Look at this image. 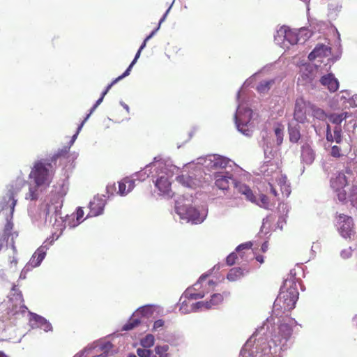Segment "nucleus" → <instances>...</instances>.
<instances>
[{
  "instance_id": "nucleus-38",
  "label": "nucleus",
  "mask_w": 357,
  "mask_h": 357,
  "mask_svg": "<svg viewBox=\"0 0 357 357\" xmlns=\"http://www.w3.org/2000/svg\"><path fill=\"white\" fill-rule=\"evenodd\" d=\"M284 128L283 126L279 125L274 130L275 135L276 137V142L278 145H281L283 142V136H284Z\"/></svg>"
},
{
  "instance_id": "nucleus-54",
  "label": "nucleus",
  "mask_w": 357,
  "mask_h": 357,
  "mask_svg": "<svg viewBox=\"0 0 357 357\" xmlns=\"http://www.w3.org/2000/svg\"><path fill=\"white\" fill-rule=\"evenodd\" d=\"M268 242H264L262 245H261V250L263 252H266L268 250Z\"/></svg>"
},
{
  "instance_id": "nucleus-39",
  "label": "nucleus",
  "mask_w": 357,
  "mask_h": 357,
  "mask_svg": "<svg viewBox=\"0 0 357 357\" xmlns=\"http://www.w3.org/2000/svg\"><path fill=\"white\" fill-rule=\"evenodd\" d=\"M255 203L261 207L268 208L269 206L268 197L264 194H261L259 195V199H257V202Z\"/></svg>"
},
{
  "instance_id": "nucleus-28",
  "label": "nucleus",
  "mask_w": 357,
  "mask_h": 357,
  "mask_svg": "<svg viewBox=\"0 0 357 357\" xmlns=\"http://www.w3.org/2000/svg\"><path fill=\"white\" fill-rule=\"evenodd\" d=\"M310 116L314 118L324 121L328 116L326 112L321 108L316 107L312 104V110L310 111Z\"/></svg>"
},
{
  "instance_id": "nucleus-52",
  "label": "nucleus",
  "mask_w": 357,
  "mask_h": 357,
  "mask_svg": "<svg viewBox=\"0 0 357 357\" xmlns=\"http://www.w3.org/2000/svg\"><path fill=\"white\" fill-rule=\"evenodd\" d=\"M268 185L270 186L271 192L273 194V196L277 197L278 194L275 188L273 186V184L271 183H268Z\"/></svg>"
},
{
  "instance_id": "nucleus-51",
  "label": "nucleus",
  "mask_w": 357,
  "mask_h": 357,
  "mask_svg": "<svg viewBox=\"0 0 357 357\" xmlns=\"http://www.w3.org/2000/svg\"><path fill=\"white\" fill-rule=\"evenodd\" d=\"M326 139L328 141H330V142H333L334 139V137H333V135L331 132V128H330L329 125H328V126H327Z\"/></svg>"
},
{
  "instance_id": "nucleus-59",
  "label": "nucleus",
  "mask_w": 357,
  "mask_h": 357,
  "mask_svg": "<svg viewBox=\"0 0 357 357\" xmlns=\"http://www.w3.org/2000/svg\"><path fill=\"white\" fill-rule=\"evenodd\" d=\"M0 357H8L2 351H0Z\"/></svg>"
},
{
  "instance_id": "nucleus-63",
  "label": "nucleus",
  "mask_w": 357,
  "mask_h": 357,
  "mask_svg": "<svg viewBox=\"0 0 357 357\" xmlns=\"http://www.w3.org/2000/svg\"><path fill=\"white\" fill-rule=\"evenodd\" d=\"M248 112L249 113V115H251V113H252L251 110H250V109L248 110Z\"/></svg>"
},
{
  "instance_id": "nucleus-27",
  "label": "nucleus",
  "mask_w": 357,
  "mask_h": 357,
  "mask_svg": "<svg viewBox=\"0 0 357 357\" xmlns=\"http://www.w3.org/2000/svg\"><path fill=\"white\" fill-rule=\"evenodd\" d=\"M275 84V79L261 81L257 86V90L260 93H267Z\"/></svg>"
},
{
  "instance_id": "nucleus-9",
  "label": "nucleus",
  "mask_w": 357,
  "mask_h": 357,
  "mask_svg": "<svg viewBox=\"0 0 357 357\" xmlns=\"http://www.w3.org/2000/svg\"><path fill=\"white\" fill-rule=\"evenodd\" d=\"M105 203L106 201L105 199L99 196H95L89 203L90 211L88 215L95 217L102 214Z\"/></svg>"
},
{
  "instance_id": "nucleus-11",
  "label": "nucleus",
  "mask_w": 357,
  "mask_h": 357,
  "mask_svg": "<svg viewBox=\"0 0 357 357\" xmlns=\"http://www.w3.org/2000/svg\"><path fill=\"white\" fill-rule=\"evenodd\" d=\"M275 181L277 185L280 187L283 197H289L291 193L290 185L287 183V178L280 172L275 173Z\"/></svg>"
},
{
  "instance_id": "nucleus-56",
  "label": "nucleus",
  "mask_w": 357,
  "mask_h": 357,
  "mask_svg": "<svg viewBox=\"0 0 357 357\" xmlns=\"http://www.w3.org/2000/svg\"><path fill=\"white\" fill-rule=\"evenodd\" d=\"M215 165H220V167H225V166H226V165H227V162H226V161H225L224 160H221V161H220V164H219V162H216L215 163Z\"/></svg>"
},
{
  "instance_id": "nucleus-34",
  "label": "nucleus",
  "mask_w": 357,
  "mask_h": 357,
  "mask_svg": "<svg viewBox=\"0 0 357 357\" xmlns=\"http://www.w3.org/2000/svg\"><path fill=\"white\" fill-rule=\"evenodd\" d=\"M170 8H169L167 9V10L166 11V13L164 14V15L162 16V17L160 20L159 21V24H158V26L155 29L153 30L146 38L145 40H144L143 43L142 44V45L140 46L139 49V50H141V51L146 47V43L147 41L151 38L153 37V36L155 33V32L159 29L160 28V26L161 24V23L165 20V17L169 10Z\"/></svg>"
},
{
  "instance_id": "nucleus-30",
  "label": "nucleus",
  "mask_w": 357,
  "mask_h": 357,
  "mask_svg": "<svg viewBox=\"0 0 357 357\" xmlns=\"http://www.w3.org/2000/svg\"><path fill=\"white\" fill-rule=\"evenodd\" d=\"M176 179L179 183L189 188H194L196 185L195 181L188 175H181Z\"/></svg>"
},
{
  "instance_id": "nucleus-48",
  "label": "nucleus",
  "mask_w": 357,
  "mask_h": 357,
  "mask_svg": "<svg viewBox=\"0 0 357 357\" xmlns=\"http://www.w3.org/2000/svg\"><path fill=\"white\" fill-rule=\"evenodd\" d=\"M90 116V114H87V116H86V118L82 121V122L81 123V124L79 126V127L77 128V130L76 132V133L72 137V140H71V142L73 143V142L76 139L79 131L81 130L82 126H84V124L85 123V122L87 121V119L89 118Z\"/></svg>"
},
{
  "instance_id": "nucleus-50",
  "label": "nucleus",
  "mask_w": 357,
  "mask_h": 357,
  "mask_svg": "<svg viewBox=\"0 0 357 357\" xmlns=\"http://www.w3.org/2000/svg\"><path fill=\"white\" fill-rule=\"evenodd\" d=\"M76 215H77V220L80 221L84 216V211L81 207L77 208Z\"/></svg>"
},
{
  "instance_id": "nucleus-42",
  "label": "nucleus",
  "mask_w": 357,
  "mask_h": 357,
  "mask_svg": "<svg viewBox=\"0 0 357 357\" xmlns=\"http://www.w3.org/2000/svg\"><path fill=\"white\" fill-rule=\"evenodd\" d=\"M148 348H138L137 349V354L139 357H150L152 351Z\"/></svg>"
},
{
  "instance_id": "nucleus-46",
  "label": "nucleus",
  "mask_w": 357,
  "mask_h": 357,
  "mask_svg": "<svg viewBox=\"0 0 357 357\" xmlns=\"http://www.w3.org/2000/svg\"><path fill=\"white\" fill-rule=\"evenodd\" d=\"M244 195L245 196L246 199L250 201L251 202H257V198L255 197L252 190L250 188H248V189L244 193Z\"/></svg>"
},
{
  "instance_id": "nucleus-20",
  "label": "nucleus",
  "mask_w": 357,
  "mask_h": 357,
  "mask_svg": "<svg viewBox=\"0 0 357 357\" xmlns=\"http://www.w3.org/2000/svg\"><path fill=\"white\" fill-rule=\"evenodd\" d=\"M314 152L309 145H305L302 146L301 159L304 163L307 165L312 164L314 160Z\"/></svg>"
},
{
  "instance_id": "nucleus-43",
  "label": "nucleus",
  "mask_w": 357,
  "mask_h": 357,
  "mask_svg": "<svg viewBox=\"0 0 357 357\" xmlns=\"http://www.w3.org/2000/svg\"><path fill=\"white\" fill-rule=\"evenodd\" d=\"M237 259V255L236 252L229 254L226 258V263L229 266H232L236 263Z\"/></svg>"
},
{
  "instance_id": "nucleus-36",
  "label": "nucleus",
  "mask_w": 357,
  "mask_h": 357,
  "mask_svg": "<svg viewBox=\"0 0 357 357\" xmlns=\"http://www.w3.org/2000/svg\"><path fill=\"white\" fill-rule=\"evenodd\" d=\"M116 82H114V81H112V82L111 84H109L106 89L102 92L100 98L96 101V102L95 103V105L92 107V108L90 110V115L95 111V109L97 108V107L102 102L103 99H104V97L108 93V91H109V89L112 88V86L116 84Z\"/></svg>"
},
{
  "instance_id": "nucleus-2",
  "label": "nucleus",
  "mask_w": 357,
  "mask_h": 357,
  "mask_svg": "<svg viewBox=\"0 0 357 357\" xmlns=\"http://www.w3.org/2000/svg\"><path fill=\"white\" fill-rule=\"evenodd\" d=\"M298 291L296 285L291 286L287 291L280 293L274 302V307H280L283 312H289L295 307L298 298Z\"/></svg>"
},
{
  "instance_id": "nucleus-21",
  "label": "nucleus",
  "mask_w": 357,
  "mask_h": 357,
  "mask_svg": "<svg viewBox=\"0 0 357 357\" xmlns=\"http://www.w3.org/2000/svg\"><path fill=\"white\" fill-rule=\"evenodd\" d=\"M33 320L35 321L36 326L43 330L45 332L52 331V326L51 324L44 317L34 314L33 315Z\"/></svg>"
},
{
  "instance_id": "nucleus-7",
  "label": "nucleus",
  "mask_w": 357,
  "mask_h": 357,
  "mask_svg": "<svg viewBox=\"0 0 357 357\" xmlns=\"http://www.w3.org/2000/svg\"><path fill=\"white\" fill-rule=\"evenodd\" d=\"M339 231L344 238H350L354 234V221L351 217L340 214L338 216Z\"/></svg>"
},
{
  "instance_id": "nucleus-17",
  "label": "nucleus",
  "mask_w": 357,
  "mask_h": 357,
  "mask_svg": "<svg viewBox=\"0 0 357 357\" xmlns=\"http://www.w3.org/2000/svg\"><path fill=\"white\" fill-rule=\"evenodd\" d=\"M331 53V48L325 45H318L313 51L309 54L310 60L314 59L317 57H326Z\"/></svg>"
},
{
  "instance_id": "nucleus-47",
  "label": "nucleus",
  "mask_w": 357,
  "mask_h": 357,
  "mask_svg": "<svg viewBox=\"0 0 357 357\" xmlns=\"http://www.w3.org/2000/svg\"><path fill=\"white\" fill-rule=\"evenodd\" d=\"M165 326V321L162 319H158L154 321L153 326V331H158L161 328H162Z\"/></svg>"
},
{
  "instance_id": "nucleus-16",
  "label": "nucleus",
  "mask_w": 357,
  "mask_h": 357,
  "mask_svg": "<svg viewBox=\"0 0 357 357\" xmlns=\"http://www.w3.org/2000/svg\"><path fill=\"white\" fill-rule=\"evenodd\" d=\"M47 248L45 246L39 247L32 255L29 264L32 267L38 266L46 255Z\"/></svg>"
},
{
  "instance_id": "nucleus-13",
  "label": "nucleus",
  "mask_w": 357,
  "mask_h": 357,
  "mask_svg": "<svg viewBox=\"0 0 357 357\" xmlns=\"http://www.w3.org/2000/svg\"><path fill=\"white\" fill-rule=\"evenodd\" d=\"M155 185L163 194L169 195L171 191V182L167 174H162L157 178Z\"/></svg>"
},
{
  "instance_id": "nucleus-41",
  "label": "nucleus",
  "mask_w": 357,
  "mask_h": 357,
  "mask_svg": "<svg viewBox=\"0 0 357 357\" xmlns=\"http://www.w3.org/2000/svg\"><path fill=\"white\" fill-rule=\"evenodd\" d=\"M334 132V139L337 143L340 144L342 141V128L340 126H336L333 130Z\"/></svg>"
},
{
  "instance_id": "nucleus-25",
  "label": "nucleus",
  "mask_w": 357,
  "mask_h": 357,
  "mask_svg": "<svg viewBox=\"0 0 357 357\" xmlns=\"http://www.w3.org/2000/svg\"><path fill=\"white\" fill-rule=\"evenodd\" d=\"M140 319L137 317V316L135 314H134L130 318L128 322L126 324H124V326L122 328V330L126 331L132 330L137 327L140 324Z\"/></svg>"
},
{
  "instance_id": "nucleus-5",
  "label": "nucleus",
  "mask_w": 357,
  "mask_h": 357,
  "mask_svg": "<svg viewBox=\"0 0 357 357\" xmlns=\"http://www.w3.org/2000/svg\"><path fill=\"white\" fill-rule=\"evenodd\" d=\"M311 110L312 104L310 102L305 101L302 98H297L295 102L294 119L300 123L308 122Z\"/></svg>"
},
{
  "instance_id": "nucleus-3",
  "label": "nucleus",
  "mask_w": 357,
  "mask_h": 357,
  "mask_svg": "<svg viewBox=\"0 0 357 357\" xmlns=\"http://www.w3.org/2000/svg\"><path fill=\"white\" fill-rule=\"evenodd\" d=\"M26 181L21 178H17L10 185L8 186V192L3 197V209L10 210L11 217L15 211V206L17 204L15 196L21 191V190L26 185Z\"/></svg>"
},
{
  "instance_id": "nucleus-18",
  "label": "nucleus",
  "mask_w": 357,
  "mask_h": 357,
  "mask_svg": "<svg viewBox=\"0 0 357 357\" xmlns=\"http://www.w3.org/2000/svg\"><path fill=\"white\" fill-rule=\"evenodd\" d=\"M347 185V179L344 173L340 172L331 181V187L335 190L339 191L343 189Z\"/></svg>"
},
{
  "instance_id": "nucleus-40",
  "label": "nucleus",
  "mask_w": 357,
  "mask_h": 357,
  "mask_svg": "<svg viewBox=\"0 0 357 357\" xmlns=\"http://www.w3.org/2000/svg\"><path fill=\"white\" fill-rule=\"evenodd\" d=\"M13 227V224L11 222H8L4 227L3 234L1 238H4L5 240L8 238L11 235Z\"/></svg>"
},
{
  "instance_id": "nucleus-58",
  "label": "nucleus",
  "mask_w": 357,
  "mask_h": 357,
  "mask_svg": "<svg viewBox=\"0 0 357 357\" xmlns=\"http://www.w3.org/2000/svg\"><path fill=\"white\" fill-rule=\"evenodd\" d=\"M235 119H236V123L237 124V127L240 130V123H239V120H238V117L237 114L235 115Z\"/></svg>"
},
{
  "instance_id": "nucleus-33",
  "label": "nucleus",
  "mask_w": 357,
  "mask_h": 357,
  "mask_svg": "<svg viewBox=\"0 0 357 357\" xmlns=\"http://www.w3.org/2000/svg\"><path fill=\"white\" fill-rule=\"evenodd\" d=\"M13 255L8 257V264L10 268H15L18 264L17 260V250L14 243L11 245Z\"/></svg>"
},
{
  "instance_id": "nucleus-23",
  "label": "nucleus",
  "mask_w": 357,
  "mask_h": 357,
  "mask_svg": "<svg viewBox=\"0 0 357 357\" xmlns=\"http://www.w3.org/2000/svg\"><path fill=\"white\" fill-rule=\"evenodd\" d=\"M351 116V114L348 112H342L340 114L333 113L328 115V119L332 123L340 126L344 120Z\"/></svg>"
},
{
  "instance_id": "nucleus-6",
  "label": "nucleus",
  "mask_w": 357,
  "mask_h": 357,
  "mask_svg": "<svg viewBox=\"0 0 357 357\" xmlns=\"http://www.w3.org/2000/svg\"><path fill=\"white\" fill-rule=\"evenodd\" d=\"M176 213L181 219L188 222L191 221L195 224L201 222L199 212L191 206H178L176 207Z\"/></svg>"
},
{
  "instance_id": "nucleus-1",
  "label": "nucleus",
  "mask_w": 357,
  "mask_h": 357,
  "mask_svg": "<svg viewBox=\"0 0 357 357\" xmlns=\"http://www.w3.org/2000/svg\"><path fill=\"white\" fill-rule=\"evenodd\" d=\"M52 166L50 163L37 161L34 163L29 177L33 178L37 186L47 188L52 182Z\"/></svg>"
},
{
  "instance_id": "nucleus-60",
  "label": "nucleus",
  "mask_w": 357,
  "mask_h": 357,
  "mask_svg": "<svg viewBox=\"0 0 357 357\" xmlns=\"http://www.w3.org/2000/svg\"><path fill=\"white\" fill-rule=\"evenodd\" d=\"M128 357H137L135 354H130Z\"/></svg>"
},
{
  "instance_id": "nucleus-4",
  "label": "nucleus",
  "mask_w": 357,
  "mask_h": 357,
  "mask_svg": "<svg viewBox=\"0 0 357 357\" xmlns=\"http://www.w3.org/2000/svg\"><path fill=\"white\" fill-rule=\"evenodd\" d=\"M275 40L284 48H288L289 45H295L299 40L296 31L286 26L280 27V29L277 31Z\"/></svg>"
},
{
  "instance_id": "nucleus-26",
  "label": "nucleus",
  "mask_w": 357,
  "mask_h": 357,
  "mask_svg": "<svg viewBox=\"0 0 357 357\" xmlns=\"http://www.w3.org/2000/svg\"><path fill=\"white\" fill-rule=\"evenodd\" d=\"M154 312V308L153 305H147L142 306L137 309L135 312V314L138 317L141 315L142 317L149 318L151 317Z\"/></svg>"
},
{
  "instance_id": "nucleus-10",
  "label": "nucleus",
  "mask_w": 357,
  "mask_h": 357,
  "mask_svg": "<svg viewBox=\"0 0 357 357\" xmlns=\"http://www.w3.org/2000/svg\"><path fill=\"white\" fill-rule=\"evenodd\" d=\"M223 301V295L221 294H213L211 299L208 301H199L195 304V307L197 309L199 308H205V309H211L213 307H215L219 304H220Z\"/></svg>"
},
{
  "instance_id": "nucleus-22",
  "label": "nucleus",
  "mask_w": 357,
  "mask_h": 357,
  "mask_svg": "<svg viewBox=\"0 0 357 357\" xmlns=\"http://www.w3.org/2000/svg\"><path fill=\"white\" fill-rule=\"evenodd\" d=\"M301 127L298 125L289 126L288 127V132L289 140L292 143H297L301 139Z\"/></svg>"
},
{
  "instance_id": "nucleus-49",
  "label": "nucleus",
  "mask_w": 357,
  "mask_h": 357,
  "mask_svg": "<svg viewBox=\"0 0 357 357\" xmlns=\"http://www.w3.org/2000/svg\"><path fill=\"white\" fill-rule=\"evenodd\" d=\"M252 246V243L251 242H247V243H242L241 245H239L236 250L237 252H240L243 250H250Z\"/></svg>"
},
{
  "instance_id": "nucleus-53",
  "label": "nucleus",
  "mask_w": 357,
  "mask_h": 357,
  "mask_svg": "<svg viewBox=\"0 0 357 357\" xmlns=\"http://www.w3.org/2000/svg\"><path fill=\"white\" fill-rule=\"evenodd\" d=\"M351 250L349 249V250H343L341 252V256L343 258H348L349 256H351Z\"/></svg>"
},
{
  "instance_id": "nucleus-19",
  "label": "nucleus",
  "mask_w": 357,
  "mask_h": 357,
  "mask_svg": "<svg viewBox=\"0 0 357 357\" xmlns=\"http://www.w3.org/2000/svg\"><path fill=\"white\" fill-rule=\"evenodd\" d=\"M230 181L234 183V179L230 176L217 174L215 176V185L220 190H225L229 188Z\"/></svg>"
},
{
  "instance_id": "nucleus-14",
  "label": "nucleus",
  "mask_w": 357,
  "mask_h": 357,
  "mask_svg": "<svg viewBox=\"0 0 357 357\" xmlns=\"http://www.w3.org/2000/svg\"><path fill=\"white\" fill-rule=\"evenodd\" d=\"M321 84L326 86L328 90L331 92L336 91L339 88V82L336 78H335L333 74H328L324 75L320 79Z\"/></svg>"
},
{
  "instance_id": "nucleus-32",
  "label": "nucleus",
  "mask_w": 357,
  "mask_h": 357,
  "mask_svg": "<svg viewBox=\"0 0 357 357\" xmlns=\"http://www.w3.org/2000/svg\"><path fill=\"white\" fill-rule=\"evenodd\" d=\"M42 188L41 186H37L35 184L34 186H30L29 192L26 194L25 199L28 200H36L38 197V188Z\"/></svg>"
},
{
  "instance_id": "nucleus-37",
  "label": "nucleus",
  "mask_w": 357,
  "mask_h": 357,
  "mask_svg": "<svg viewBox=\"0 0 357 357\" xmlns=\"http://www.w3.org/2000/svg\"><path fill=\"white\" fill-rule=\"evenodd\" d=\"M169 346L167 344H165L162 346L158 345L155 347V351L158 357H169L168 351Z\"/></svg>"
},
{
  "instance_id": "nucleus-31",
  "label": "nucleus",
  "mask_w": 357,
  "mask_h": 357,
  "mask_svg": "<svg viewBox=\"0 0 357 357\" xmlns=\"http://www.w3.org/2000/svg\"><path fill=\"white\" fill-rule=\"evenodd\" d=\"M141 52H142L141 50H138L137 54H135V56L133 61L131 62V63L130 64L128 68L126 70V71L121 75H120L117 78H116L114 80V82H117L119 80H121V79L124 78L125 77L129 75L132 66L135 65V63H136L137 60L140 56Z\"/></svg>"
},
{
  "instance_id": "nucleus-44",
  "label": "nucleus",
  "mask_w": 357,
  "mask_h": 357,
  "mask_svg": "<svg viewBox=\"0 0 357 357\" xmlns=\"http://www.w3.org/2000/svg\"><path fill=\"white\" fill-rule=\"evenodd\" d=\"M331 155L335 158H340L342 155L341 149L336 145L332 146Z\"/></svg>"
},
{
  "instance_id": "nucleus-62",
  "label": "nucleus",
  "mask_w": 357,
  "mask_h": 357,
  "mask_svg": "<svg viewBox=\"0 0 357 357\" xmlns=\"http://www.w3.org/2000/svg\"><path fill=\"white\" fill-rule=\"evenodd\" d=\"M208 284H214V282H213V281H209V282H208Z\"/></svg>"
},
{
  "instance_id": "nucleus-12",
  "label": "nucleus",
  "mask_w": 357,
  "mask_h": 357,
  "mask_svg": "<svg viewBox=\"0 0 357 357\" xmlns=\"http://www.w3.org/2000/svg\"><path fill=\"white\" fill-rule=\"evenodd\" d=\"M8 307L12 306L11 313L15 314L17 312V308L26 307L24 304V299L22 294L20 293L13 294L9 298L7 303Z\"/></svg>"
},
{
  "instance_id": "nucleus-29",
  "label": "nucleus",
  "mask_w": 357,
  "mask_h": 357,
  "mask_svg": "<svg viewBox=\"0 0 357 357\" xmlns=\"http://www.w3.org/2000/svg\"><path fill=\"white\" fill-rule=\"evenodd\" d=\"M52 204L54 205L53 208H52V205H50V204L47 205V209L46 211V214H47V215H52L54 214L56 216L57 214L59 213V211H58V210H59V208L61 207V205H62L61 199L59 197H56V200L55 201V203H52Z\"/></svg>"
},
{
  "instance_id": "nucleus-55",
  "label": "nucleus",
  "mask_w": 357,
  "mask_h": 357,
  "mask_svg": "<svg viewBox=\"0 0 357 357\" xmlns=\"http://www.w3.org/2000/svg\"><path fill=\"white\" fill-rule=\"evenodd\" d=\"M204 297V294L201 293L194 294L192 295V298L195 299L202 298Z\"/></svg>"
},
{
  "instance_id": "nucleus-24",
  "label": "nucleus",
  "mask_w": 357,
  "mask_h": 357,
  "mask_svg": "<svg viewBox=\"0 0 357 357\" xmlns=\"http://www.w3.org/2000/svg\"><path fill=\"white\" fill-rule=\"evenodd\" d=\"M244 275L243 270L241 268H233L229 270L227 278L231 282H235Z\"/></svg>"
},
{
  "instance_id": "nucleus-45",
  "label": "nucleus",
  "mask_w": 357,
  "mask_h": 357,
  "mask_svg": "<svg viewBox=\"0 0 357 357\" xmlns=\"http://www.w3.org/2000/svg\"><path fill=\"white\" fill-rule=\"evenodd\" d=\"M234 185H235V188L237 190V192L242 195H244V193L246 192V190L249 188L248 185L243 184V183H238L234 182Z\"/></svg>"
},
{
  "instance_id": "nucleus-35",
  "label": "nucleus",
  "mask_w": 357,
  "mask_h": 357,
  "mask_svg": "<svg viewBox=\"0 0 357 357\" xmlns=\"http://www.w3.org/2000/svg\"><path fill=\"white\" fill-rule=\"evenodd\" d=\"M155 342V337L151 334L146 335L144 338H142L140 341V344L144 348H151L153 346Z\"/></svg>"
},
{
  "instance_id": "nucleus-57",
  "label": "nucleus",
  "mask_w": 357,
  "mask_h": 357,
  "mask_svg": "<svg viewBox=\"0 0 357 357\" xmlns=\"http://www.w3.org/2000/svg\"><path fill=\"white\" fill-rule=\"evenodd\" d=\"M256 260L257 261H259L260 264H263L264 260V257L262 255H258L256 257Z\"/></svg>"
},
{
  "instance_id": "nucleus-8",
  "label": "nucleus",
  "mask_w": 357,
  "mask_h": 357,
  "mask_svg": "<svg viewBox=\"0 0 357 357\" xmlns=\"http://www.w3.org/2000/svg\"><path fill=\"white\" fill-rule=\"evenodd\" d=\"M292 330L287 324H281L278 328V335L275 334L272 339L275 346L285 342L291 335Z\"/></svg>"
},
{
  "instance_id": "nucleus-64",
  "label": "nucleus",
  "mask_w": 357,
  "mask_h": 357,
  "mask_svg": "<svg viewBox=\"0 0 357 357\" xmlns=\"http://www.w3.org/2000/svg\"><path fill=\"white\" fill-rule=\"evenodd\" d=\"M125 109H126L127 110H128V105H126V106H125Z\"/></svg>"
},
{
  "instance_id": "nucleus-15",
  "label": "nucleus",
  "mask_w": 357,
  "mask_h": 357,
  "mask_svg": "<svg viewBox=\"0 0 357 357\" xmlns=\"http://www.w3.org/2000/svg\"><path fill=\"white\" fill-rule=\"evenodd\" d=\"M134 187L135 181L128 177H126L119 182V190L117 193L121 196L126 195Z\"/></svg>"
},
{
  "instance_id": "nucleus-61",
  "label": "nucleus",
  "mask_w": 357,
  "mask_h": 357,
  "mask_svg": "<svg viewBox=\"0 0 357 357\" xmlns=\"http://www.w3.org/2000/svg\"><path fill=\"white\" fill-rule=\"evenodd\" d=\"M183 307H184V306H183V304H182V305H181V307H180V310H183Z\"/></svg>"
}]
</instances>
